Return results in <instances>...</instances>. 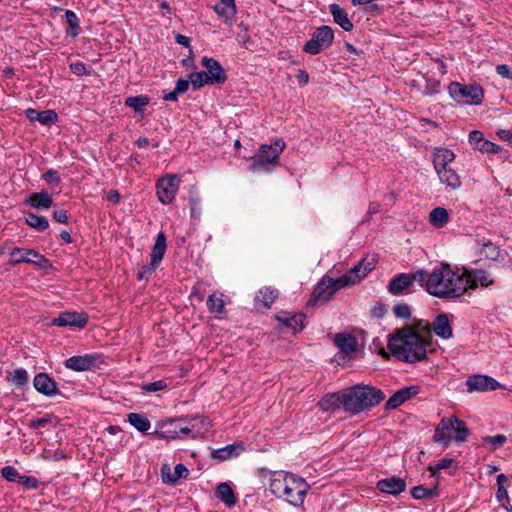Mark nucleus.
<instances>
[{"mask_svg": "<svg viewBox=\"0 0 512 512\" xmlns=\"http://www.w3.org/2000/svg\"><path fill=\"white\" fill-rule=\"evenodd\" d=\"M463 269H452L442 264L432 270L424 271V288L432 296L439 299H455L465 295Z\"/></svg>", "mask_w": 512, "mask_h": 512, "instance_id": "f257e3e1", "label": "nucleus"}, {"mask_svg": "<svg viewBox=\"0 0 512 512\" xmlns=\"http://www.w3.org/2000/svg\"><path fill=\"white\" fill-rule=\"evenodd\" d=\"M269 488L276 497L284 499L291 505L300 506L309 490V484L304 478L293 473L275 471L270 475Z\"/></svg>", "mask_w": 512, "mask_h": 512, "instance_id": "f03ea898", "label": "nucleus"}, {"mask_svg": "<svg viewBox=\"0 0 512 512\" xmlns=\"http://www.w3.org/2000/svg\"><path fill=\"white\" fill-rule=\"evenodd\" d=\"M430 341L421 337L411 329L398 331L388 342L389 350L406 362H416L423 359Z\"/></svg>", "mask_w": 512, "mask_h": 512, "instance_id": "7ed1b4c3", "label": "nucleus"}, {"mask_svg": "<svg viewBox=\"0 0 512 512\" xmlns=\"http://www.w3.org/2000/svg\"><path fill=\"white\" fill-rule=\"evenodd\" d=\"M384 399L385 394L380 389L370 385H356L345 391L344 410L358 414L378 405Z\"/></svg>", "mask_w": 512, "mask_h": 512, "instance_id": "20e7f679", "label": "nucleus"}, {"mask_svg": "<svg viewBox=\"0 0 512 512\" xmlns=\"http://www.w3.org/2000/svg\"><path fill=\"white\" fill-rule=\"evenodd\" d=\"M286 144L281 139H276L273 144H262L258 153L253 158L250 166L251 171H269L279 164L280 154L285 149Z\"/></svg>", "mask_w": 512, "mask_h": 512, "instance_id": "39448f33", "label": "nucleus"}, {"mask_svg": "<svg viewBox=\"0 0 512 512\" xmlns=\"http://www.w3.org/2000/svg\"><path fill=\"white\" fill-rule=\"evenodd\" d=\"M450 96L462 104L477 105L484 97L483 89L477 84H460L452 82L448 86Z\"/></svg>", "mask_w": 512, "mask_h": 512, "instance_id": "423d86ee", "label": "nucleus"}, {"mask_svg": "<svg viewBox=\"0 0 512 512\" xmlns=\"http://www.w3.org/2000/svg\"><path fill=\"white\" fill-rule=\"evenodd\" d=\"M334 40V31L330 26L323 25L318 27L307 41L303 50L311 55L319 54L322 50L330 47Z\"/></svg>", "mask_w": 512, "mask_h": 512, "instance_id": "0eeeda50", "label": "nucleus"}, {"mask_svg": "<svg viewBox=\"0 0 512 512\" xmlns=\"http://www.w3.org/2000/svg\"><path fill=\"white\" fill-rule=\"evenodd\" d=\"M464 271L465 294L477 288H489L495 284L492 274L483 269H466Z\"/></svg>", "mask_w": 512, "mask_h": 512, "instance_id": "6e6552de", "label": "nucleus"}, {"mask_svg": "<svg viewBox=\"0 0 512 512\" xmlns=\"http://www.w3.org/2000/svg\"><path fill=\"white\" fill-rule=\"evenodd\" d=\"M180 177L176 174H168L157 181L156 190L158 200L162 204L173 202L179 188Z\"/></svg>", "mask_w": 512, "mask_h": 512, "instance_id": "1a4fd4ad", "label": "nucleus"}, {"mask_svg": "<svg viewBox=\"0 0 512 512\" xmlns=\"http://www.w3.org/2000/svg\"><path fill=\"white\" fill-rule=\"evenodd\" d=\"M414 281H417L422 287H424V270H418L415 273L410 274H398L389 283L388 290L393 295H400L409 289Z\"/></svg>", "mask_w": 512, "mask_h": 512, "instance_id": "9d476101", "label": "nucleus"}, {"mask_svg": "<svg viewBox=\"0 0 512 512\" xmlns=\"http://www.w3.org/2000/svg\"><path fill=\"white\" fill-rule=\"evenodd\" d=\"M31 263L39 268H46L49 261L33 249L14 248L10 253V264Z\"/></svg>", "mask_w": 512, "mask_h": 512, "instance_id": "9b49d317", "label": "nucleus"}, {"mask_svg": "<svg viewBox=\"0 0 512 512\" xmlns=\"http://www.w3.org/2000/svg\"><path fill=\"white\" fill-rule=\"evenodd\" d=\"M466 386L470 393L493 391L502 387L498 381L487 375H472L468 377Z\"/></svg>", "mask_w": 512, "mask_h": 512, "instance_id": "f8f14e48", "label": "nucleus"}, {"mask_svg": "<svg viewBox=\"0 0 512 512\" xmlns=\"http://www.w3.org/2000/svg\"><path fill=\"white\" fill-rule=\"evenodd\" d=\"M420 391L418 386H407L397 390L385 403L386 410H393L416 396Z\"/></svg>", "mask_w": 512, "mask_h": 512, "instance_id": "ddd939ff", "label": "nucleus"}, {"mask_svg": "<svg viewBox=\"0 0 512 512\" xmlns=\"http://www.w3.org/2000/svg\"><path fill=\"white\" fill-rule=\"evenodd\" d=\"M201 64L205 68L204 72L210 79L211 84H222L226 81V74L217 60L203 57Z\"/></svg>", "mask_w": 512, "mask_h": 512, "instance_id": "4468645a", "label": "nucleus"}, {"mask_svg": "<svg viewBox=\"0 0 512 512\" xmlns=\"http://www.w3.org/2000/svg\"><path fill=\"white\" fill-rule=\"evenodd\" d=\"M87 321L88 317L85 313L63 312L57 318H54L52 323L60 327L75 326L82 328L87 324Z\"/></svg>", "mask_w": 512, "mask_h": 512, "instance_id": "2eb2a0df", "label": "nucleus"}, {"mask_svg": "<svg viewBox=\"0 0 512 512\" xmlns=\"http://www.w3.org/2000/svg\"><path fill=\"white\" fill-rule=\"evenodd\" d=\"M34 388L41 394L46 396H55L59 393L57 383L46 373H39L33 380Z\"/></svg>", "mask_w": 512, "mask_h": 512, "instance_id": "dca6fc26", "label": "nucleus"}, {"mask_svg": "<svg viewBox=\"0 0 512 512\" xmlns=\"http://www.w3.org/2000/svg\"><path fill=\"white\" fill-rule=\"evenodd\" d=\"M377 258L375 255L363 258L348 273L352 276L355 283L365 278L376 266Z\"/></svg>", "mask_w": 512, "mask_h": 512, "instance_id": "f3484780", "label": "nucleus"}, {"mask_svg": "<svg viewBox=\"0 0 512 512\" xmlns=\"http://www.w3.org/2000/svg\"><path fill=\"white\" fill-rule=\"evenodd\" d=\"M214 11L227 25H232L236 20L235 0H219Z\"/></svg>", "mask_w": 512, "mask_h": 512, "instance_id": "a211bd4d", "label": "nucleus"}, {"mask_svg": "<svg viewBox=\"0 0 512 512\" xmlns=\"http://www.w3.org/2000/svg\"><path fill=\"white\" fill-rule=\"evenodd\" d=\"M376 486L383 493L397 495L406 489V482L400 477L392 476L379 480Z\"/></svg>", "mask_w": 512, "mask_h": 512, "instance_id": "6ab92c4d", "label": "nucleus"}, {"mask_svg": "<svg viewBox=\"0 0 512 512\" xmlns=\"http://www.w3.org/2000/svg\"><path fill=\"white\" fill-rule=\"evenodd\" d=\"M334 291L331 288V284L328 283V279L323 277L314 289L309 304L325 303L332 299Z\"/></svg>", "mask_w": 512, "mask_h": 512, "instance_id": "aec40b11", "label": "nucleus"}, {"mask_svg": "<svg viewBox=\"0 0 512 512\" xmlns=\"http://www.w3.org/2000/svg\"><path fill=\"white\" fill-rule=\"evenodd\" d=\"M452 430H454L452 417L441 419L440 423L438 424L437 428L435 429V433L433 436L434 441L436 443L448 446L449 442L452 439V436L450 433Z\"/></svg>", "mask_w": 512, "mask_h": 512, "instance_id": "412c9836", "label": "nucleus"}, {"mask_svg": "<svg viewBox=\"0 0 512 512\" xmlns=\"http://www.w3.org/2000/svg\"><path fill=\"white\" fill-rule=\"evenodd\" d=\"M95 362L93 355L72 356L65 361V366L73 371H86L95 366Z\"/></svg>", "mask_w": 512, "mask_h": 512, "instance_id": "4be33fe9", "label": "nucleus"}, {"mask_svg": "<svg viewBox=\"0 0 512 512\" xmlns=\"http://www.w3.org/2000/svg\"><path fill=\"white\" fill-rule=\"evenodd\" d=\"M334 343L345 354H351L358 350V341L350 333L335 334Z\"/></svg>", "mask_w": 512, "mask_h": 512, "instance_id": "5701e85b", "label": "nucleus"}, {"mask_svg": "<svg viewBox=\"0 0 512 512\" xmlns=\"http://www.w3.org/2000/svg\"><path fill=\"white\" fill-rule=\"evenodd\" d=\"M455 159V154L447 148H436L433 154V165L436 172L449 168Z\"/></svg>", "mask_w": 512, "mask_h": 512, "instance_id": "b1692460", "label": "nucleus"}, {"mask_svg": "<svg viewBox=\"0 0 512 512\" xmlns=\"http://www.w3.org/2000/svg\"><path fill=\"white\" fill-rule=\"evenodd\" d=\"M276 319L286 327L291 328L294 332L300 331L304 328L303 321L305 316L302 313L291 315L288 312H279L276 315Z\"/></svg>", "mask_w": 512, "mask_h": 512, "instance_id": "393cba45", "label": "nucleus"}, {"mask_svg": "<svg viewBox=\"0 0 512 512\" xmlns=\"http://www.w3.org/2000/svg\"><path fill=\"white\" fill-rule=\"evenodd\" d=\"M344 398L345 392L342 393H330L325 395L318 403L320 409L322 411H333L335 409H339L340 407L344 408Z\"/></svg>", "mask_w": 512, "mask_h": 512, "instance_id": "a878e982", "label": "nucleus"}, {"mask_svg": "<svg viewBox=\"0 0 512 512\" xmlns=\"http://www.w3.org/2000/svg\"><path fill=\"white\" fill-rule=\"evenodd\" d=\"M329 11L333 17L334 22L337 23L342 29L347 32L353 29V23L348 18L347 12L339 4H330Z\"/></svg>", "mask_w": 512, "mask_h": 512, "instance_id": "bb28decb", "label": "nucleus"}, {"mask_svg": "<svg viewBox=\"0 0 512 512\" xmlns=\"http://www.w3.org/2000/svg\"><path fill=\"white\" fill-rule=\"evenodd\" d=\"M26 203L34 209H49L53 205V199L48 192L40 191L29 195Z\"/></svg>", "mask_w": 512, "mask_h": 512, "instance_id": "cd10ccee", "label": "nucleus"}, {"mask_svg": "<svg viewBox=\"0 0 512 512\" xmlns=\"http://www.w3.org/2000/svg\"><path fill=\"white\" fill-rule=\"evenodd\" d=\"M279 292L276 289L270 287H264L259 290L255 298V306L268 309L272 306L275 299L278 297Z\"/></svg>", "mask_w": 512, "mask_h": 512, "instance_id": "c85d7f7f", "label": "nucleus"}, {"mask_svg": "<svg viewBox=\"0 0 512 512\" xmlns=\"http://www.w3.org/2000/svg\"><path fill=\"white\" fill-rule=\"evenodd\" d=\"M433 330L435 334L443 339L452 337V327L447 314H439L433 321Z\"/></svg>", "mask_w": 512, "mask_h": 512, "instance_id": "c756f323", "label": "nucleus"}, {"mask_svg": "<svg viewBox=\"0 0 512 512\" xmlns=\"http://www.w3.org/2000/svg\"><path fill=\"white\" fill-rule=\"evenodd\" d=\"M26 116L32 122L39 121L41 124H44V125L53 124L58 119L56 112L53 110H46L43 112H38L35 109H28V110H26Z\"/></svg>", "mask_w": 512, "mask_h": 512, "instance_id": "7c9ffc66", "label": "nucleus"}, {"mask_svg": "<svg viewBox=\"0 0 512 512\" xmlns=\"http://www.w3.org/2000/svg\"><path fill=\"white\" fill-rule=\"evenodd\" d=\"M244 450V447L241 443L239 444H229L225 447L216 449L212 451V457L217 460H228L234 456H238L240 452Z\"/></svg>", "mask_w": 512, "mask_h": 512, "instance_id": "2f4dec72", "label": "nucleus"}, {"mask_svg": "<svg viewBox=\"0 0 512 512\" xmlns=\"http://www.w3.org/2000/svg\"><path fill=\"white\" fill-rule=\"evenodd\" d=\"M166 251V237L160 232L157 237L151 253V264L158 266Z\"/></svg>", "mask_w": 512, "mask_h": 512, "instance_id": "473e14b6", "label": "nucleus"}, {"mask_svg": "<svg viewBox=\"0 0 512 512\" xmlns=\"http://www.w3.org/2000/svg\"><path fill=\"white\" fill-rule=\"evenodd\" d=\"M441 183L452 189H458L461 186L460 177L458 174L452 169L447 168L444 170H440L436 172Z\"/></svg>", "mask_w": 512, "mask_h": 512, "instance_id": "72a5a7b5", "label": "nucleus"}, {"mask_svg": "<svg viewBox=\"0 0 512 512\" xmlns=\"http://www.w3.org/2000/svg\"><path fill=\"white\" fill-rule=\"evenodd\" d=\"M449 221V213L443 207L434 208L429 214V222L435 228L444 227Z\"/></svg>", "mask_w": 512, "mask_h": 512, "instance_id": "f704fd0d", "label": "nucleus"}, {"mask_svg": "<svg viewBox=\"0 0 512 512\" xmlns=\"http://www.w3.org/2000/svg\"><path fill=\"white\" fill-rule=\"evenodd\" d=\"M25 223L37 231H45L49 227V222L44 216H39L31 212L25 214Z\"/></svg>", "mask_w": 512, "mask_h": 512, "instance_id": "c9c22d12", "label": "nucleus"}, {"mask_svg": "<svg viewBox=\"0 0 512 512\" xmlns=\"http://www.w3.org/2000/svg\"><path fill=\"white\" fill-rule=\"evenodd\" d=\"M128 421L135 429L140 432H146L151 427L149 419L140 413L128 414Z\"/></svg>", "mask_w": 512, "mask_h": 512, "instance_id": "e433bc0d", "label": "nucleus"}, {"mask_svg": "<svg viewBox=\"0 0 512 512\" xmlns=\"http://www.w3.org/2000/svg\"><path fill=\"white\" fill-rule=\"evenodd\" d=\"M188 469L183 464H177L174 468L173 473L164 471L162 472V480L167 484H175L180 478L186 477Z\"/></svg>", "mask_w": 512, "mask_h": 512, "instance_id": "4c0bfd02", "label": "nucleus"}, {"mask_svg": "<svg viewBox=\"0 0 512 512\" xmlns=\"http://www.w3.org/2000/svg\"><path fill=\"white\" fill-rule=\"evenodd\" d=\"M207 308L210 313L222 314L225 308L223 295L216 292L212 293L207 299Z\"/></svg>", "mask_w": 512, "mask_h": 512, "instance_id": "58836bf2", "label": "nucleus"}, {"mask_svg": "<svg viewBox=\"0 0 512 512\" xmlns=\"http://www.w3.org/2000/svg\"><path fill=\"white\" fill-rule=\"evenodd\" d=\"M218 498L228 506L236 503V498L232 488L227 483H220L217 486Z\"/></svg>", "mask_w": 512, "mask_h": 512, "instance_id": "ea45409f", "label": "nucleus"}, {"mask_svg": "<svg viewBox=\"0 0 512 512\" xmlns=\"http://www.w3.org/2000/svg\"><path fill=\"white\" fill-rule=\"evenodd\" d=\"M452 421L454 429L453 431L455 432V440L459 443L464 442L470 434L469 429L467 428L466 424L456 416H452Z\"/></svg>", "mask_w": 512, "mask_h": 512, "instance_id": "a19ab883", "label": "nucleus"}, {"mask_svg": "<svg viewBox=\"0 0 512 512\" xmlns=\"http://www.w3.org/2000/svg\"><path fill=\"white\" fill-rule=\"evenodd\" d=\"M480 254L486 259L497 261L501 257V249L492 242L483 243Z\"/></svg>", "mask_w": 512, "mask_h": 512, "instance_id": "79ce46f5", "label": "nucleus"}, {"mask_svg": "<svg viewBox=\"0 0 512 512\" xmlns=\"http://www.w3.org/2000/svg\"><path fill=\"white\" fill-rule=\"evenodd\" d=\"M328 279V283L331 284V288L336 293L340 289L355 284L352 276L347 273L337 279H333L331 277L325 276Z\"/></svg>", "mask_w": 512, "mask_h": 512, "instance_id": "37998d69", "label": "nucleus"}, {"mask_svg": "<svg viewBox=\"0 0 512 512\" xmlns=\"http://www.w3.org/2000/svg\"><path fill=\"white\" fill-rule=\"evenodd\" d=\"M182 419L179 420H170L168 423L164 424L163 430L161 434L166 439H177L181 438V435L179 433V422H181Z\"/></svg>", "mask_w": 512, "mask_h": 512, "instance_id": "c03bdc74", "label": "nucleus"}, {"mask_svg": "<svg viewBox=\"0 0 512 512\" xmlns=\"http://www.w3.org/2000/svg\"><path fill=\"white\" fill-rule=\"evenodd\" d=\"M65 17L66 22L69 26V30L67 31V33L73 38L77 37L81 30L77 15L73 11L67 10L65 12Z\"/></svg>", "mask_w": 512, "mask_h": 512, "instance_id": "a18cd8bd", "label": "nucleus"}, {"mask_svg": "<svg viewBox=\"0 0 512 512\" xmlns=\"http://www.w3.org/2000/svg\"><path fill=\"white\" fill-rule=\"evenodd\" d=\"M149 103V98L146 96H132L125 100V105L133 108L135 112L141 113L143 108Z\"/></svg>", "mask_w": 512, "mask_h": 512, "instance_id": "49530a36", "label": "nucleus"}, {"mask_svg": "<svg viewBox=\"0 0 512 512\" xmlns=\"http://www.w3.org/2000/svg\"><path fill=\"white\" fill-rule=\"evenodd\" d=\"M411 494L415 499H431L437 495L436 488L427 489L423 486H415L411 490Z\"/></svg>", "mask_w": 512, "mask_h": 512, "instance_id": "de8ad7c7", "label": "nucleus"}, {"mask_svg": "<svg viewBox=\"0 0 512 512\" xmlns=\"http://www.w3.org/2000/svg\"><path fill=\"white\" fill-rule=\"evenodd\" d=\"M9 380L18 387L25 386L28 382V373L24 368L16 369Z\"/></svg>", "mask_w": 512, "mask_h": 512, "instance_id": "09e8293b", "label": "nucleus"}, {"mask_svg": "<svg viewBox=\"0 0 512 512\" xmlns=\"http://www.w3.org/2000/svg\"><path fill=\"white\" fill-rule=\"evenodd\" d=\"M190 82L196 89L201 88L206 84H211L210 79L204 71L190 74Z\"/></svg>", "mask_w": 512, "mask_h": 512, "instance_id": "8fccbe9b", "label": "nucleus"}, {"mask_svg": "<svg viewBox=\"0 0 512 512\" xmlns=\"http://www.w3.org/2000/svg\"><path fill=\"white\" fill-rule=\"evenodd\" d=\"M1 475L3 478L10 482H17L20 477L18 471L12 466H6L2 468Z\"/></svg>", "mask_w": 512, "mask_h": 512, "instance_id": "3c124183", "label": "nucleus"}, {"mask_svg": "<svg viewBox=\"0 0 512 512\" xmlns=\"http://www.w3.org/2000/svg\"><path fill=\"white\" fill-rule=\"evenodd\" d=\"M477 150L483 153H498L501 151V148L499 145L484 139Z\"/></svg>", "mask_w": 512, "mask_h": 512, "instance_id": "603ef678", "label": "nucleus"}, {"mask_svg": "<svg viewBox=\"0 0 512 512\" xmlns=\"http://www.w3.org/2000/svg\"><path fill=\"white\" fill-rule=\"evenodd\" d=\"M454 463V460L451 459V458H443L441 459L435 467H429V469L431 470L432 472V475H436L437 473H439L441 470L443 469H447V468H450L452 466V464Z\"/></svg>", "mask_w": 512, "mask_h": 512, "instance_id": "864d4df0", "label": "nucleus"}, {"mask_svg": "<svg viewBox=\"0 0 512 512\" xmlns=\"http://www.w3.org/2000/svg\"><path fill=\"white\" fill-rule=\"evenodd\" d=\"M496 498L506 510H510L508 493L503 485H500V487H498Z\"/></svg>", "mask_w": 512, "mask_h": 512, "instance_id": "5fc2aeb1", "label": "nucleus"}, {"mask_svg": "<svg viewBox=\"0 0 512 512\" xmlns=\"http://www.w3.org/2000/svg\"><path fill=\"white\" fill-rule=\"evenodd\" d=\"M483 140H484V137H483L482 132H480L478 130H474V131L470 132L469 143L474 149L477 150L480 146V143H482Z\"/></svg>", "mask_w": 512, "mask_h": 512, "instance_id": "6e6d98bb", "label": "nucleus"}, {"mask_svg": "<svg viewBox=\"0 0 512 512\" xmlns=\"http://www.w3.org/2000/svg\"><path fill=\"white\" fill-rule=\"evenodd\" d=\"M166 387H167V383L165 381L158 380V381H155V382H151V383L145 384L143 386V389L146 392H157V391H161V390L165 389Z\"/></svg>", "mask_w": 512, "mask_h": 512, "instance_id": "4d7b16f0", "label": "nucleus"}, {"mask_svg": "<svg viewBox=\"0 0 512 512\" xmlns=\"http://www.w3.org/2000/svg\"><path fill=\"white\" fill-rule=\"evenodd\" d=\"M394 313L397 317L408 319L411 315L410 307L407 304H398L394 307Z\"/></svg>", "mask_w": 512, "mask_h": 512, "instance_id": "13d9d810", "label": "nucleus"}, {"mask_svg": "<svg viewBox=\"0 0 512 512\" xmlns=\"http://www.w3.org/2000/svg\"><path fill=\"white\" fill-rule=\"evenodd\" d=\"M43 179L49 184L60 183V176L58 172L52 169L48 170L46 173L43 174Z\"/></svg>", "mask_w": 512, "mask_h": 512, "instance_id": "bf43d9fd", "label": "nucleus"}, {"mask_svg": "<svg viewBox=\"0 0 512 512\" xmlns=\"http://www.w3.org/2000/svg\"><path fill=\"white\" fill-rule=\"evenodd\" d=\"M496 72L502 78L512 80V69L508 65H506V64L497 65Z\"/></svg>", "mask_w": 512, "mask_h": 512, "instance_id": "052dcab7", "label": "nucleus"}, {"mask_svg": "<svg viewBox=\"0 0 512 512\" xmlns=\"http://www.w3.org/2000/svg\"><path fill=\"white\" fill-rule=\"evenodd\" d=\"M17 482L31 489L36 488L38 485L37 479L30 476H20Z\"/></svg>", "mask_w": 512, "mask_h": 512, "instance_id": "680f3d73", "label": "nucleus"}, {"mask_svg": "<svg viewBox=\"0 0 512 512\" xmlns=\"http://www.w3.org/2000/svg\"><path fill=\"white\" fill-rule=\"evenodd\" d=\"M70 70L77 76L85 75L88 73L85 64L82 62H75L70 64Z\"/></svg>", "mask_w": 512, "mask_h": 512, "instance_id": "e2e57ef3", "label": "nucleus"}, {"mask_svg": "<svg viewBox=\"0 0 512 512\" xmlns=\"http://www.w3.org/2000/svg\"><path fill=\"white\" fill-rule=\"evenodd\" d=\"M484 441L490 442L494 446H501L506 442V437L500 434L495 436H487L484 438Z\"/></svg>", "mask_w": 512, "mask_h": 512, "instance_id": "0e129e2a", "label": "nucleus"}, {"mask_svg": "<svg viewBox=\"0 0 512 512\" xmlns=\"http://www.w3.org/2000/svg\"><path fill=\"white\" fill-rule=\"evenodd\" d=\"M157 267L150 263L148 266H143L137 274L138 279L142 280L151 275Z\"/></svg>", "mask_w": 512, "mask_h": 512, "instance_id": "69168bd1", "label": "nucleus"}, {"mask_svg": "<svg viewBox=\"0 0 512 512\" xmlns=\"http://www.w3.org/2000/svg\"><path fill=\"white\" fill-rule=\"evenodd\" d=\"M53 218L55 221H57L59 223H62V224L68 223V215L65 210H55L53 212Z\"/></svg>", "mask_w": 512, "mask_h": 512, "instance_id": "338daca9", "label": "nucleus"}, {"mask_svg": "<svg viewBox=\"0 0 512 512\" xmlns=\"http://www.w3.org/2000/svg\"><path fill=\"white\" fill-rule=\"evenodd\" d=\"M498 136L507 141L509 144H512V132L509 130L501 129L497 132Z\"/></svg>", "mask_w": 512, "mask_h": 512, "instance_id": "774afa93", "label": "nucleus"}]
</instances>
